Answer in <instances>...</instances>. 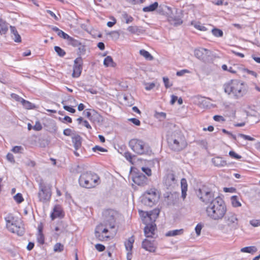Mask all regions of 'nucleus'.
<instances>
[{
	"label": "nucleus",
	"mask_w": 260,
	"mask_h": 260,
	"mask_svg": "<svg viewBox=\"0 0 260 260\" xmlns=\"http://www.w3.org/2000/svg\"><path fill=\"white\" fill-rule=\"evenodd\" d=\"M117 212L112 209L105 210L103 213L102 222L98 224L95 229V236L100 241H104L110 238L109 236H104L102 234H107L109 230L115 229L116 225V216Z\"/></svg>",
	"instance_id": "f257e3e1"
},
{
	"label": "nucleus",
	"mask_w": 260,
	"mask_h": 260,
	"mask_svg": "<svg viewBox=\"0 0 260 260\" xmlns=\"http://www.w3.org/2000/svg\"><path fill=\"white\" fill-rule=\"evenodd\" d=\"M206 213L208 217L213 220L221 219L225 215L226 207L223 199L216 198L206 207Z\"/></svg>",
	"instance_id": "f03ea898"
},
{
	"label": "nucleus",
	"mask_w": 260,
	"mask_h": 260,
	"mask_svg": "<svg viewBox=\"0 0 260 260\" xmlns=\"http://www.w3.org/2000/svg\"><path fill=\"white\" fill-rule=\"evenodd\" d=\"M131 149L139 155H151L152 149L149 145L142 140L138 139H131L128 143Z\"/></svg>",
	"instance_id": "7ed1b4c3"
},
{
	"label": "nucleus",
	"mask_w": 260,
	"mask_h": 260,
	"mask_svg": "<svg viewBox=\"0 0 260 260\" xmlns=\"http://www.w3.org/2000/svg\"><path fill=\"white\" fill-rule=\"evenodd\" d=\"M196 194L199 200L205 205H208L219 198L215 192L209 186L203 185L196 190Z\"/></svg>",
	"instance_id": "20e7f679"
},
{
	"label": "nucleus",
	"mask_w": 260,
	"mask_h": 260,
	"mask_svg": "<svg viewBox=\"0 0 260 260\" xmlns=\"http://www.w3.org/2000/svg\"><path fill=\"white\" fill-rule=\"evenodd\" d=\"M99 177L98 176L91 172H86L82 173L79 178V183L81 186L90 188L96 186Z\"/></svg>",
	"instance_id": "39448f33"
},
{
	"label": "nucleus",
	"mask_w": 260,
	"mask_h": 260,
	"mask_svg": "<svg viewBox=\"0 0 260 260\" xmlns=\"http://www.w3.org/2000/svg\"><path fill=\"white\" fill-rule=\"evenodd\" d=\"M39 192L38 196L40 202L46 203L50 201L51 195V185L45 182L43 179L38 181Z\"/></svg>",
	"instance_id": "423d86ee"
},
{
	"label": "nucleus",
	"mask_w": 260,
	"mask_h": 260,
	"mask_svg": "<svg viewBox=\"0 0 260 260\" xmlns=\"http://www.w3.org/2000/svg\"><path fill=\"white\" fill-rule=\"evenodd\" d=\"M242 83L238 80H232L228 83L224 84V90L225 93L230 94L233 93L237 98L242 97L243 95Z\"/></svg>",
	"instance_id": "0eeeda50"
},
{
	"label": "nucleus",
	"mask_w": 260,
	"mask_h": 260,
	"mask_svg": "<svg viewBox=\"0 0 260 260\" xmlns=\"http://www.w3.org/2000/svg\"><path fill=\"white\" fill-rule=\"evenodd\" d=\"M141 202L148 207H152L157 200L156 189L154 188L147 190L141 197Z\"/></svg>",
	"instance_id": "6e6552de"
},
{
	"label": "nucleus",
	"mask_w": 260,
	"mask_h": 260,
	"mask_svg": "<svg viewBox=\"0 0 260 260\" xmlns=\"http://www.w3.org/2000/svg\"><path fill=\"white\" fill-rule=\"evenodd\" d=\"M194 56L204 62H208L211 59V51L204 48L196 49L194 51Z\"/></svg>",
	"instance_id": "1a4fd4ad"
},
{
	"label": "nucleus",
	"mask_w": 260,
	"mask_h": 260,
	"mask_svg": "<svg viewBox=\"0 0 260 260\" xmlns=\"http://www.w3.org/2000/svg\"><path fill=\"white\" fill-rule=\"evenodd\" d=\"M255 107L254 106H247L245 109V113L246 114L247 117L246 118L247 119L246 121H245V124L246 122L249 123L250 124H252L254 123H256L257 121V112L255 109Z\"/></svg>",
	"instance_id": "9d476101"
},
{
	"label": "nucleus",
	"mask_w": 260,
	"mask_h": 260,
	"mask_svg": "<svg viewBox=\"0 0 260 260\" xmlns=\"http://www.w3.org/2000/svg\"><path fill=\"white\" fill-rule=\"evenodd\" d=\"M132 180L139 186H145L149 183V179L142 173L134 172L132 174Z\"/></svg>",
	"instance_id": "9b49d317"
},
{
	"label": "nucleus",
	"mask_w": 260,
	"mask_h": 260,
	"mask_svg": "<svg viewBox=\"0 0 260 260\" xmlns=\"http://www.w3.org/2000/svg\"><path fill=\"white\" fill-rule=\"evenodd\" d=\"M170 148L174 151H180L187 146V143L185 140L176 141V139L168 140Z\"/></svg>",
	"instance_id": "f8f14e48"
},
{
	"label": "nucleus",
	"mask_w": 260,
	"mask_h": 260,
	"mask_svg": "<svg viewBox=\"0 0 260 260\" xmlns=\"http://www.w3.org/2000/svg\"><path fill=\"white\" fill-rule=\"evenodd\" d=\"M83 59L81 56H78L74 61L73 72L72 76L74 78L79 77L81 74L83 69Z\"/></svg>",
	"instance_id": "ddd939ff"
},
{
	"label": "nucleus",
	"mask_w": 260,
	"mask_h": 260,
	"mask_svg": "<svg viewBox=\"0 0 260 260\" xmlns=\"http://www.w3.org/2000/svg\"><path fill=\"white\" fill-rule=\"evenodd\" d=\"M164 183L167 186V189L174 188L177 184V180L174 174L169 172L164 178Z\"/></svg>",
	"instance_id": "4468645a"
},
{
	"label": "nucleus",
	"mask_w": 260,
	"mask_h": 260,
	"mask_svg": "<svg viewBox=\"0 0 260 260\" xmlns=\"http://www.w3.org/2000/svg\"><path fill=\"white\" fill-rule=\"evenodd\" d=\"M225 222L227 225L233 229L237 228L238 220L237 216L233 213H228L225 216Z\"/></svg>",
	"instance_id": "2eb2a0df"
},
{
	"label": "nucleus",
	"mask_w": 260,
	"mask_h": 260,
	"mask_svg": "<svg viewBox=\"0 0 260 260\" xmlns=\"http://www.w3.org/2000/svg\"><path fill=\"white\" fill-rule=\"evenodd\" d=\"M156 229V225L155 223H146V226L144 229L145 236L147 238H153Z\"/></svg>",
	"instance_id": "dca6fc26"
},
{
	"label": "nucleus",
	"mask_w": 260,
	"mask_h": 260,
	"mask_svg": "<svg viewBox=\"0 0 260 260\" xmlns=\"http://www.w3.org/2000/svg\"><path fill=\"white\" fill-rule=\"evenodd\" d=\"M257 141L254 136L245 135V148L251 151L253 147L256 144Z\"/></svg>",
	"instance_id": "f3484780"
},
{
	"label": "nucleus",
	"mask_w": 260,
	"mask_h": 260,
	"mask_svg": "<svg viewBox=\"0 0 260 260\" xmlns=\"http://www.w3.org/2000/svg\"><path fill=\"white\" fill-rule=\"evenodd\" d=\"M8 229L12 233L17 234L18 236H23L25 233V229L23 225L21 224L18 225L16 222Z\"/></svg>",
	"instance_id": "a211bd4d"
},
{
	"label": "nucleus",
	"mask_w": 260,
	"mask_h": 260,
	"mask_svg": "<svg viewBox=\"0 0 260 260\" xmlns=\"http://www.w3.org/2000/svg\"><path fill=\"white\" fill-rule=\"evenodd\" d=\"M168 17V21L172 25L175 26H177L182 24L183 21L179 16H175L172 10V14L169 15Z\"/></svg>",
	"instance_id": "6ab92c4d"
},
{
	"label": "nucleus",
	"mask_w": 260,
	"mask_h": 260,
	"mask_svg": "<svg viewBox=\"0 0 260 260\" xmlns=\"http://www.w3.org/2000/svg\"><path fill=\"white\" fill-rule=\"evenodd\" d=\"M159 213L160 210L158 208H155L149 212H147L145 218L149 219L150 223H155L156 219L158 217Z\"/></svg>",
	"instance_id": "aec40b11"
},
{
	"label": "nucleus",
	"mask_w": 260,
	"mask_h": 260,
	"mask_svg": "<svg viewBox=\"0 0 260 260\" xmlns=\"http://www.w3.org/2000/svg\"><path fill=\"white\" fill-rule=\"evenodd\" d=\"M157 12L158 14L162 15H166L167 17L169 15L172 14V8L165 5H160L159 6H158V8L156 9Z\"/></svg>",
	"instance_id": "412c9836"
},
{
	"label": "nucleus",
	"mask_w": 260,
	"mask_h": 260,
	"mask_svg": "<svg viewBox=\"0 0 260 260\" xmlns=\"http://www.w3.org/2000/svg\"><path fill=\"white\" fill-rule=\"evenodd\" d=\"M64 215L61 207L59 205H55L50 215L51 219L53 220L57 217H62Z\"/></svg>",
	"instance_id": "4be33fe9"
},
{
	"label": "nucleus",
	"mask_w": 260,
	"mask_h": 260,
	"mask_svg": "<svg viewBox=\"0 0 260 260\" xmlns=\"http://www.w3.org/2000/svg\"><path fill=\"white\" fill-rule=\"evenodd\" d=\"M179 201V195L176 193H172L167 198V204L169 206L176 205Z\"/></svg>",
	"instance_id": "5701e85b"
},
{
	"label": "nucleus",
	"mask_w": 260,
	"mask_h": 260,
	"mask_svg": "<svg viewBox=\"0 0 260 260\" xmlns=\"http://www.w3.org/2000/svg\"><path fill=\"white\" fill-rule=\"evenodd\" d=\"M142 247L151 252H153L155 251V247L154 246L153 243L146 239L142 242Z\"/></svg>",
	"instance_id": "b1692460"
},
{
	"label": "nucleus",
	"mask_w": 260,
	"mask_h": 260,
	"mask_svg": "<svg viewBox=\"0 0 260 260\" xmlns=\"http://www.w3.org/2000/svg\"><path fill=\"white\" fill-rule=\"evenodd\" d=\"M175 140L176 141L185 140V137L180 131H175L172 133V134L168 136L167 140H171V139Z\"/></svg>",
	"instance_id": "393cba45"
},
{
	"label": "nucleus",
	"mask_w": 260,
	"mask_h": 260,
	"mask_svg": "<svg viewBox=\"0 0 260 260\" xmlns=\"http://www.w3.org/2000/svg\"><path fill=\"white\" fill-rule=\"evenodd\" d=\"M127 30L133 34L138 35L142 34L145 32V30L143 29L142 26H129L127 27Z\"/></svg>",
	"instance_id": "a878e982"
},
{
	"label": "nucleus",
	"mask_w": 260,
	"mask_h": 260,
	"mask_svg": "<svg viewBox=\"0 0 260 260\" xmlns=\"http://www.w3.org/2000/svg\"><path fill=\"white\" fill-rule=\"evenodd\" d=\"M212 162L217 167H224L226 165V161L222 157L219 156L213 158Z\"/></svg>",
	"instance_id": "bb28decb"
},
{
	"label": "nucleus",
	"mask_w": 260,
	"mask_h": 260,
	"mask_svg": "<svg viewBox=\"0 0 260 260\" xmlns=\"http://www.w3.org/2000/svg\"><path fill=\"white\" fill-rule=\"evenodd\" d=\"M49 27L51 28L54 31L57 32V35L63 39L68 40V39H69L70 36L62 30L59 29L56 26L49 25Z\"/></svg>",
	"instance_id": "cd10ccee"
},
{
	"label": "nucleus",
	"mask_w": 260,
	"mask_h": 260,
	"mask_svg": "<svg viewBox=\"0 0 260 260\" xmlns=\"http://www.w3.org/2000/svg\"><path fill=\"white\" fill-rule=\"evenodd\" d=\"M11 32L12 35V37L14 41L17 43L21 42V38L19 35L16 27L15 26H10Z\"/></svg>",
	"instance_id": "c85d7f7f"
},
{
	"label": "nucleus",
	"mask_w": 260,
	"mask_h": 260,
	"mask_svg": "<svg viewBox=\"0 0 260 260\" xmlns=\"http://www.w3.org/2000/svg\"><path fill=\"white\" fill-rule=\"evenodd\" d=\"M82 138L79 135H77L72 137V142L74 144V147L76 150H77L81 146Z\"/></svg>",
	"instance_id": "c756f323"
},
{
	"label": "nucleus",
	"mask_w": 260,
	"mask_h": 260,
	"mask_svg": "<svg viewBox=\"0 0 260 260\" xmlns=\"http://www.w3.org/2000/svg\"><path fill=\"white\" fill-rule=\"evenodd\" d=\"M158 6V3L155 2L148 6L144 7L143 8V11L144 12H153L157 9Z\"/></svg>",
	"instance_id": "7c9ffc66"
},
{
	"label": "nucleus",
	"mask_w": 260,
	"mask_h": 260,
	"mask_svg": "<svg viewBox=\"0 0 260 260\" xmlns=\"http://www.w3.org/2000/svg\"><path fill=\"white\" fill-rule=\"evenodd\" d=\"M5 219L6 222V226L7 229L10 228L11 225L16 222V221H14V216L11 213L8 214L7 216L5 217Z\"/></svg>",
	"instance_id": "2f4dec72"
},
{
	"label": "nucleus",
	"mask_w": 260,
	"mask_h": 260,
	"mask_svg": "<svg viewBox=\"0 0 260 260\" xmlns=\"http://www.w3.org/2000/svg\"><path fill=\"white\" fill-rule=\"evenodd\" d=\"M134 241V236H132L131 237H129L126 242H125L124 245L125 247V249L127 251L132 250Z\"/></svg>",
	"instance_id": "473e14b6"
},
{
	"label": "nucleus",
	"mask_w": 260,
	"mask_h": 260,
	"mask_svg": "<svg viewBox=\"0 0 260 260\" xmlns=\"http://www.w3.org/2000/svg\"><path fill=\"white\" fill-rule=\"evenodd\" d=\"M9 24L6 21H0V34L5 35L8 31Z\"/></svg>",
	"instance_id": "72a5a7b5"
},
{
	"label": "nucleus",
	"mask_w": 260,
	"mask_h": 260,
	"mask_svg": "<svg viewBox=\"0 0 260 260\" xmlns=\"http://www.w3.org/2000/svg\"><path fill=\"white\" fill-rule=\"evenodd\" d=\"M104 65L106 67H114L116 66V63L113 61L111 56H108L104 60Z\"/></svg>",
	"instance_id": "f704fd0d"
},
{
	"label": "nucleus",
	"mask_w": 260,
	"mask_h": 260,
	"mask_svg": "<svg viewBox=\"0 0 260 260\" xmlns=\"http://www.w3.org/2000/svg\"><path fill=\"white\" fill-rule=\"evenodd\" d=\"M183 233V229H180V230H175L172 231H170L166 233V236L167 237H172V236H175L177 235H180L182 234Z\"/></svg>",
	"instance_id": "c9c22d12"
},
{
	"label": "nucleus",
	"mask_w": 260,
	"mask_h": 260,
	"mask_svg": "<svg viewBox=\"0 0 260 260\" xmlns=\"http://www.w3.org/2000/svg\"><path fill=\"white\" fill-rule=\"evenodd\" d=\"M140 54L143 57L145 58L146 59L148 60H152L153 59V57L151 54L147 51L142 49L140 50Z\"/></svg>",
	"instance_id": "e433bc0d"
},
{
	"label": "nucleus",
	"mask_w": 260,
	"mask_h": 260,
	"mask_svg": "<svg viewBox=\"0 0 260 260\" xmlns=\"http://www.w3.org/2000/svg\"><path fill=\"white\" fill-rule=\"evenodd\" d=\"M92 118L93 120L100 123L103 121V117L95 110H92Z\"/></svg>",
	"instance_id": "4c0bfd02"
},
{
	"label": "nucleus",
	"mask_w": 260,
	"mask_h": 260,
	"mask_svg": "<svg viewBox=\"0 0 260 260\" xmlns=\"http://www.w3.org/2000/svg\"><path fill=\"white\" fill-rule=\"evenodd\" d=\"M67 40L69 41V44L74 47H78L81 44V42L70 36Z\"/></svg>",
	"instance_id": "58836bf2"
},
{
	"label": "nucleus",
	"mask_w": 260,
	"mask_h": 260,
	"mask_svg": "<svg viewBox=\"0 0 260 260\" xmlns=\"http://www.w3.org/2000/svg\"><path fill=\"white\" fill-rule=\"evenodd\" d=\"M231 201L232 206L234 207H240L242 205L237 196H232L231 198Z\"/></svg>",
	"instance_id": "ea45409f"
},
{
	"label": "nucleus",
	"mask_w": 260,
	"mask_h": 260,
	"mask_svg": "<svg viewBox=\"0 0 260 260\" xmlns=\"http://www.w3.org/2000/svg\"><path fill=\"white\" fill-rule=\"evenodd\" d=\"M21 103L23 107L27 109H33L36 107L34 104L24 99L23 100Z\"/></svg>",
	"instance_id": "a19ab883"
},
{
	"label": "nucleus",
	"mask_w": 260,
	"mask_h": 260,
	"mask_svg": "<svg viewBox=\"0 0 260 260\" xmlns=\"http://www.w3.org/2000/svg\"><path fill=\"white\" fill-rule=\"evenodd\" d=\"M86 53V46L84 44L81 43V45L78 47L77 55L79 56H81L82 55H84Z\"/></svg>",
	"instance_id": "79ce46f5"
},
{
	"label": "nucleus",
	"mask_w": 260,
	"mask_h": 260,
	"mask_svg": "<svg viewBox=\"0 0 260 260\" xmlns=\"http://www.w3.org/2000/svg\"><path fill=\"white\" fill-rule=\"evenodd\" d=\"M191 24L192 25H193L194 27L197 28V29L201 31H206L207 30V28L200 24V22H194L193 21H192L191 23Z\"/></svg>",
	"instance_id": "37998d69"
},
{
	"label": "nucleus",
	"mask_w": 260,
	"mask_h": 260,
	"mask_svg": "<svg viewBox=\"0 0 260 260\" xmlns=\"http://www.w3.org/2000/svg\"><path fill=\"white\" fill-rule=\"evenodd\" d=\"M54 50L60 57H62L66 54V51L59 46H55Z\"/></svg>",
	"instance_id": "c03bdc74"
},
{
	"label": "nucleus",
	"mask_w": 260,
	"mask_h": 260,
	"mask_svg": "<svg viewBox=\"0 0 260 260\" xmlns=\"http://www.w3.org/2000/svg\"><path fill=\"white\" fill-rule=\"evenodd\" d=\"M212 34L216 37H221L223 36V33L222 30L214 28L212 29Z\"/></svg>",
	"instance_id": "a18cd8bd"
},
{
	"label": "nucleus",
	"mask_w": 260,
	"mask_h": 260,
	"mask_svg": "<svg viewBox=\"0 0 260 260\" xmlns=\"http://www.w3.org/2000/svg\"><path fill=\"white\" fill-rule=\"evenodd\" d=\"M257 250V248L254 246L245 247V252L246 253L253 254L256 252Z\"/></svg>",
	"instance_id": "49530a36"
},
{
	"label": "nucleus",
	"mask_w": 260,
	"mask_h": 260,
	"mask_svg": "<svg viewBox=\"0 0 260 260\" xmlns=\"http://www.w3.org/2000/svg\"><path fill=\"white\" fill-rule=\"evenodd\" d=\"M155 117L159 119L160 121H161L164 119H165L166 118V113L165 112H156L155 113Z\"/></svg>",
	"instance_id": "de8ad7c7"
},
{
	"label": "nucleus",
	"mask_w": 260,
	"mask_h": 260,
	"mask_svg": "<svg viewBox=\"0 0 260 260\" xmlns=\"http://www.w3.org/2000/svg\"><path fill=\"white\" fill-rule=\"evenodd\" d=\"M63 250V245L60 243H57L54 246V251L55 252H61Z\"/></svg>",
	"instance_id": "09e8293b"
},
{
	"label": "nucleus",
	"mask_w": 260,
	"mask_h": 260,
	"mask_svg": "<svg viewBox=\"0 0 260 260\" xmlns=\"http://www.w3.org/2000/svg\"><path fill=\"white\" fill-rule=\"evenodd\" d=\"M14 199L15 201L18 204L22 203L24 201L23 197L20 193H17L14 197Z\"/></svg>",
	"instance_id": "8fccbe9b"
},
{
	"label": "nucleus",
	"mask_w": 260,
	"mask_h": 260,
	"mask_svg": "<svg viewBox=\"0 0 260 260\" xmlns=\"http://www.w3.org/2000/svg\"><path fill=\"white\" fill-rule=\"evenodd\" d=\"M122 16L123 18L125 19V23L127 24L132 22L134 20V18L131 16L128 15L126 13H123Z\"/></svg>",
	"instance_id": "3c124183"
},
{
	"label": "nucleus",
	"mask_w": 260,
	"mask_h": 260,
	"mask_svg": "<svg viewBox=\"0 0 260 260\" xmlns=\"http://www.w3.org/2000/svg\"><path fill=\"white\" fill-rule=\"evenodd\" d=\"M187 187H188V185L187 183L186 180L185 178H182L181 180V190L187 191Z\"/></svg>",
	"instance_id": "603ef678"
},
{
	"label": "nucleus",
	"mask_w": 260,
	"mask_h": 260,
	"mask_svg": "<svg viewBox=\"0 0 260 260\" xmlns=\"http://www.w3.org/2000/svg\"><path fill=\"white\" fill-rule=\"evenodd\" d=\"M203 227V225L201 223H198L196 225V226L195 228V231L198 236L200 235L201 230H202Z\"/></svg>",
	"instance_id": "864d4df0"
},
{
	"label": "nucleus",
	"mask_w": 260,
	"mask_h": 260,
	"mask_svg": "<svg viewBox=\"0 0 260 260\" xmlns=\"http://www.w3.org/2000/svg\"><path fill=\"white\" fill-rule=\"evenodd\" d=\"M33 129L36 131H40L42 129V126L39 121H37L35 125L33 126Z\"/></svg>",
	"instance_id": "5fc2aeb1"
},
{
	"label": "nucleus",
	"mask_w": 260,
	"mask_h": 260,
	"mask_svg": "<svg viewBox=\"0 0 260 260\" xmlns=\"http://www.w3.org/2000/svg\"><path fill=\"white\" fill-rule=\"evenodd\" d=\"M143 173L146 174L148 176H151L152 175L151 170L148 167H142L141 169Z\"/></svg>",
	"instance_id": "6e6d98bb"
},
{
	"label": "nucleus",
	"mask_w": 260,
	"mask_h": 260,
	"mask_svg": "<svg viewBox=\"0 0 260 260\" xmlns=\"http://www.w3.org/2000/svg\"><path fill=\"white\" fill-rule=\"evenodd\" d=\"M92 151L94 152H96L97 151H100L101 152H107L108 151V150L106 149L103 148L101 146H98V145H96L94 147H93L92 148Z\"/></svg>",
	"instance_id": "4d7b16f0"
},
{
	"label": "nucleus",
	"mask_w": 260,
	"mask_h": 260,
	"mask_svg": "<svg viewBox=\"0 0 260 260\" xmlns=\"http://www.w3.org/2000/svg\"><path fill=\"white\" fill-rule=\"evenodd\" d=\"M221 131L223 133L228 135L230 138L233 139L234 140H236V136L232 134L231 132L226 131L225 129L223 128Z\"/></svg>",
	"instance_id": "13d9d810"
},
{
	"label": "nucleus",
	"mask_w": 260,
	"mask_h": 260,
	"mask_svg": "<svg viewBox=\"0 0 260 260\" xmlns=\"http://www.w3.org/2000/svg\"><path fill=\"white\" fill-rule=\"evenodd\" d=\"M37 241L41 244L44 243V236L43 234H38Z\"/></svg>",
	"instance_id": "bf43d9fd"
},
{
	"label": "nucleus",
	"mask_w": 260,
	"mask_h": 260,
	"mask_svg": "<svg viewBox=\"0 0 260 260\" xmlns=\"http://www.w3.org/2000/svg\"><path fill=\"white\" fill-rule=\"evenodd\" d=\"M23 149V148L20 146H15L12 149V151L15 153H21Z\"/></svg>",
	"instance_id": "052dcab7"
},
{
	"label": "nucleus",
	"mask_w": 260,
	"mask_h": 260,
	"mask_svg": "<svg viewBox=\"0 0 260 260\" xmlns=\"http://www.w3.org/2000/svg\"><path fill=\"white\" fill-rule=\"evenodd\" d=\"M6 158L11 163L14 164L15 162L14 157L12 153H8L6 156Z\"/></svg>",
	"instance_id": "680f3d73"
},
{
	"label": "nucleus",
	"mask_w": 260,
	"mask_h": 260,
	"mask_svg": "<svg viewBox=\"0 0 260 260\" xmlns=\"http://www.w3.org/2000/svg\"><path fill=\"white\" fill-rule=\"evenodd\" d=\"M96 249L99 252L104 251L105 250V246L102 244H96L95 245Z\"/></svg>",
	"instance_id": "e2e57ef3"
},
{
	"label": "nucleus",
	"mask_w": 260,
	"mask_h": 260,
	"mask_svg": "<svg viewBox=\"0 0 260 260\" xmlns=\"http://www.w3.org/2000/svg\"><path fill=\"white\" fill-rule=\"evenodd\" d=\"M63 108L65 110L72 113H74L76 112V110L70 106L64 105Z\"/></svg>",
	"instance_id": "0e129e2a"
},
{
	"label": "nucleus",
	"mask_w": 260,
	"mask_h": 260,
	"mask_svg": "<svg viewBox=\"0 0 260 260\" xmlns=\"http://www.w3.org/2000/svg\"><path fill=\"white\" fill-rule=\"evenodd\" d=\"M89 109H86L84 111L83 114L87 117L89 120H92V113H91L89 111Z\"/></svg>",
	"instance_id": "69168bd1"
},
{
	"label": "nucleus",
	"mask_w": 260,
	"mask_h": 260,
	"mask_svg": "<svg viewBox=\"0 0 260 260\" xmlns=\"http://www.w3.org/2000/svg\"><path fill=\"white\" fill-rule=\"evenodd\" d=\"M229 155L232 157V158H235V159H239L240 158H241V156L239 155L238 154H237L235 152H234V151H230L229 152Z\"/></svg>",
	"instance_id": "338daca9"
},
{
	"label": "nucleus",
	"mask_w": 260,
	"mask_h": 260,
	"mask_svg": "<svg viewBox=\"0 0 260 260\" xmlns=\"http://www.w3.org/2000/svg\"><path fill=\"white\" fill-rule=\"evenodd\" d=\"M250 224L254 227L258 226L260 225V220H251L250 221Z\"/></svg>",
	"instance_id": "774afa93"
}]
</instances>
